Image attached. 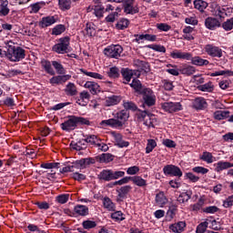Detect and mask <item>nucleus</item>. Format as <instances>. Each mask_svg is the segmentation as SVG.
<instances>
[{
    "label": "nucleus",
    "mask_w": 233,
    "mask_h": 233,
    "mask_svg": "<svg viewBox=\"0 0 233 233\" xmlns=\"http://www.w3.org/2000/svg\"><path fill=\"white\" fill-rule=\"evenodd\" d=\"M187 224L185 222L180 221L178 223L170 225L169 228L172 230V232L180 233L183 231V228H185Z\"/></svg>",
    "instance_id": "c756f323"
},
{
    "label": "nucleus",
    "mask_w": 233,
    "mask_h": 233,
    "mask_svg": "<svg viewBox=\"0 0 233 233\" xmlns=\"http://www.w3.org/2000/svg\"><path fill=\"white\" fill-rule=\"evenodd\" d=\"M179 72L182 73L184 76H192L196 73V67L192 66H180Z\"/></svg>",
    "instance_id": "cd10ccee"
},
{
    "label": "nucleus",
    "mask_w": 233,
    "mask_h": 233,
    "mask_svg": "<svg viewBox=\"0 0 233 233\" xmlns=\"http://www.w3.org/2000/svg\"><path fill=\"white\" fill-rule=\"evenodd\" d=\"M104 207L107 210L112 211V210H114V202H112V200L109 198H104Z\"/></svg>",
    "instance_id": "052dcab7"
},
{
    "label": "nucleus",
    "mask_w": 233,
    "mask_h": 233,
    "mask_svg": "<svg viewBox=\"0 0 233 233\" xmlns=\"http://www.w3.org/2000/svg\"><path fill=\"white\" fill-rule=\"evenodd\" d=\"M207 228H208V222H202L197 227V233H205Z\"/></svg>",
    "instance_id": "680f3d73"
},
{
    "label": "nucleus",
    "mask_w": 233,
    "mask_h": 233,
    "mask_svg": "<svg viewBox=\"0 0 233 233\" xmlns=\"http://www.w3.org/2000/svg\"><path fill=\"white\" fill-rule=\"evenodd\" d=\"M84 228H86V230H90V228H96V227H97V224L96 223V221H92V220H85L82 223Z\"/></svg>",
    "instance_id": "6e6d98bb"
},
{
    "label": "nucleus",
    "mask_w": 233,
    "mask_h": 233,
    "mask_svg": "<svg viewBox=\"0 0 233 233\" xmlns=\"http://www.w3.org/2000/svg\"><path fill=\"white\" fill-rule=\"evenodd\" d=\"M65 92L66 96H77V86H76V84L69 82L65 88Z\"/></svg>",
    "instance_id": "4be33fe9"
},
{
    "label": "nucleus",
    "mask_w": 233,
    "mask_h": 233,
    "mask_svg": "<svg viewBox=\"0 0 233 233\" xmlns=\"http://www.w3.org/2000/svg\"><path fill=\"white\" fill-rule=\"evenodd\" d=\"M128 25H130V22L127 18H122L117 24L116 25V27L118 30H125V28H128Z\"/></svg>",
    "instance_id": "37998d69"
},
{
    "label": "nucleus",
    "mask_w": 233,
    "mask_h": 233,
    "mask_svg": "<svg viewBox=\"0 0 233 233\" xmlns=\"http://www.w3.org/2000/svg\"><path fill=\"white\" fill-rule=\"evenodd\" d=\"M85 31L88 37H94L96 35V28L92 24H86Z\"/></svg>",
    "instance_id": "3c124183"
},
{
    "label": "nucleus",
    "mask_w": 233,
    "mask_h": 233,
    "mask_svg": "<svg viewBox=\"0 0 233 233\" xmlns=\"http://www.w3.org/2000/svg\"><path fill=\"white\" fill-rule=\"evenodd\" d=\"M215 15L220 19H225L227 17V9L222 6L217 5L215 7Z\"/></svg>",
    "instance_id": "c9c22d12"
},
{
    "label": "nucleus",
    "mask_w": 233,
    "mask_h": 233,
    "mask_svg": "<svg viewBox=\"0 0 233 233\" xmlns=\"http://www.w3.org/2000/svg\"><path fill=\"white\" fill-rule=\"evenodd\" d=\"M135 37H137L135 39V41L137 43H139V41H141L143 39H145L146 41H151V42L157 41V36L156 35H149V34L135 35Z\"/></svg>",
    "instance_id": "5701e85b"
},
{
    "label": "nucleus",
    "mask_w": 233,
    "mask_h": 233,
    "mask_svg": "<svg viewBox=\"0 0 233 233\" xmlns=\"http://www.w3.org/2000/svg\"><path fill=\"white\" fill-rule=\"evenodd\" d=\"M192 170L196 174H202V176H205V174H208V168L203 167H195L192 168Z\"/></svg>",
    "instance_id": "69168bd1"
},
{
    "label": "nucleus",
    "mask_w": 233,
    "mask_h": 233,
    "mask_svg": "<svg viewBox=\"0 0 233 233\" xmlns=\"http://www.w3.org/2000/svg\"><path fill=\"white\" fill-rule=\"evenodd\" d=\"M203 212H205V214H216V212H219V208L216 206H209L205 208Z\"/></svg>",
    "instance_id": "0e129e2a"
},
{
    "label": "nucleus",
    "mask_w": 233,
    "mask_h": 233,
    "mask_svg": "<svg viewBox=\"0 0 233 233\" xmlns=\"http://www.w3.org/2000/svg\"><path fill=\"white\" fill-rule=\"evenodd\" d=\"M170 57H172V59H185L186 61H190V59H192V54L175 50L170 53Z\"/></svg>",
    "instance_id": "ddd939ff"
},
{
    "label": "nucleus",
    "mask_w": 233,
    "mask_h": 233,
    "mask_svg": "<svg viewBox=\"0 0 233 233\" xmlns=\"http://www.w3.org/2000/svg\"><path fill=\"white\" fill-rule=\"evenodd\" d=\"M192 65H195L196 66H207V65H208V60L207 59H203L200 56H192L191 55V58L190 60Z\"/></svg>",
    "instance_id": "aec40b11"
},
{
    "label": "nucleus",
    "mask_w": 233,
    "mask_h": 233,
    "mask_svg": "<svg viewBox=\"0 0 233 233\" xmlns=\"http://www.w3.org/2000/svg\"><path fill=\"white\" fill-rule=\"evenodd\" d=\"M65 30H66V27L64 25H57L53 28L52 34L53 35H61Z\"/></svg>",
    "instance_id": "8fccbe9b"
},
{
    "label": "nucleus",
    "mask_w": 233,
    "mask_h": 233,
    "mask_svg": "<svg viewBox=\"0 0 233 233\" xmlns=\"http://www.w3.org/2000/svg\"><path fill=\"white\" fill-rule=\"evenodd\" d=\"M162 108L168 114H174V112L183 110V106L179 102H165L162 104Z\"/></svg>",
    "instance_id": "9d476101"
},
{
    "label": "nucleus",
    "mask_w": 233,
    "mask_h": 233,
    "mask_svg": "<svg viewBox=\"0 0 233 233\" xmlns=\"http://www.w3.org/2000/svg\"><path fill=\"white\" fill-rule=\"evenodd\" d=\"M41 65L46 74H49V76H56V71H54V68H52V63H50V61L42 60Z\"/></svg>",
    "instance_id": "393cba45"
},
{
    "label": "nucleus",
    "mask_w": 233,
    "mask_h": 233,
    "mask_svg": "<svg viewBox=\"0 0 233 233\" xmlns=\"http://www.w3.org/2000/svg\"><path fill=\"white\" fill-rule=\"evenodd\" d=\"M121 74H122L124 79H126V81L127 83H130V79H132V76H134V73L132 72V70H130L128 68H123L121 70Z\"/></svg>",
    "instance_id": "a19ab883"
},
{
    "label": "nucleus",
    "mask_w": 233,
    "mask_h": 233,
    "mask_svg": "<svg viewBox=\"0 0 233 233\" xmlns=\"http://www.w3.org/2000/svg\"><path fill=\"white\" fill-rule=\"evenodd\" d=\"M142 96L143 104L142 106H154L156 105V95L154 91L148 87L143 88L142 92H140Z\"/></svg>",
    "instance_id": "39448f33"
},
{
    "label": "nucleus",
    "mask_w": 233,
    "mask_h": 233,
    "mask_svg": "<svg viewBox=\"0 0 233 233\" xmlns=\"http://www.w3.org/2000/svg\"><path fill=\"white\" fill-rule=\"evenodd\" d=\"M10 14V8H8V0H0V15L6 16Z\"/></svg>",
    "instance_id": "a878e982"
},
{
    "label": "nucleus",
    "mask_w": 233,
    "mask_h": 233,
    "mask_svg": "<svg viewBox=\"0 0 233 233\" xmlns=\"http://www.w3.org/2000/svg\"><path fill=\"white\" fill-rule=\"evenodd\" d=\"M222 28L227 32L232 30L233 28V18L228 19L226 22L222 24Z\"/></svg>",
    "instance_id": "bf43d9fd"
},
{
    "label": "nucleus",
    "mask_w": 233,
    "mask_h": 233,
    "mask_svg": "<svg viewBox=\"0 0 233 233\" xmlns=\"http://www.w3.org/2000/svg\"><path fill=\"white\" fill-rule=\"evenodd\" d=\"M7 59L9 61H13L15 63H17V61H20L21 59H25V51L20 46H9L7 49Z\"/></svg>",
    "instance_id": "7ed1b4c3"
},
{
    "label": "nucleus",
    "mask_w": 233,
    "mask_h": 233,
    "mask_svg": "<svg viewBox=\"0 0 233 233\" xmlns=\"http://www.w3.org/2000/svg\"><path fill=\"white\" fill-rule=\"evenodd\" d=\"M204 50L210 57H223V50L212 44L206 45Z\"/></svg>",
    "instance_id": "1a4fd4ad"
},
{
    "label": "nucleus",
    "mask_w": 233,
    "mask_h": 233,
    "mask_svg": "<svg viewBox=\"0 0 233 233\" xmlns=\"http://www.w3.org/2000/svg\"><path fill=\"white\" fill-rule=\"evenodd\" d=\"M69 198H70V195L62 194L56 197V201L57 203H60V205H65V203L68 202Z\"/></svg>",
    "instance_id": "5fc2aeb1"
},
{
    "label": "nucleus",
    "mask_w": 233,
    "mask_h": 233,
    "mask_svg": "<svg viewBox=\"0 0 233 233\" xmlns=\"http://www.w3.org/2000/svg\"><path fill=\"white\" fill-rule=\"evenodd\" d=\"M84 86L85 88H88L93 96H96V94H99V92H101V87L96 82L87 81Z\"/></svg>",
    "instance_id": "a211bd4d"
},
{
    "label": "nucleus",
    "mask_w": 233,
    "mask_h": 233,
    "mask_svg": "<svg viewBox=\"0 0 233 233\" xmlns=\"http://www.w3.org/2000/svg\"><path fill=\"white\" fill-rule=\"evenodd\" d=\"M198 90H200L201 92H213L214 85H212V82H208L207 84L198 86Z\"/></svg>",
    "instance_id": "58836bf2"
},
{
    "label": "nucleus",
    "mask_w": 233,
    "mask_h": 233,
    "mask_svg": "<svg viewBox=\"0 0 233 233\" xmlns=\"http://www.w3.org/2000/svg\"><path fill=\"white\" fill-rule=\"evenodd\" d=\"M113 136L115 137L116 146L119 147V148H125L130 145L128 141L123 140V135L119 133H113Z\"/></svg>",
    "instance_id": "6ab92c4d"
},
{
    "label": "nucleus",
    "mask_w": 233,
    "mask_h": 233,
    "mask_svg": "<svg viewBox=\"0 0 233 233\" xmlns=\"http://www.w3.org/2000/svg\"><path fill=\"white\" fill-rule=\"evenodd\" d=\"M104 54L111 59H119L123 54V46L119 45H111L104 49Z\"/></svg>",
    "instance_id": "0eeeda50"
},
{
    "label": "nucleus",
    "mask_w": 233,
    "mask_h": 233,
    "mask_svg": "<svg viewBox=\"0 0 233 233\" xmlns=\"http://www.w3.org/2000/svg\"><path fill=\"white\" fill-rule=\"evenodd\" d=\"M131 181H133L134 185H137V187H147V180L139 176L131 177Z\"/></svg>",
    "instance_id": "4c0bfd02"
},
{
    "label": "nucleus",
    "mask_w": 233,
    "mask_h": 233,
    "mask_svg": "<svg viewBox=\"0 0 233 233\" xmlns=\"http://www.w3.org/2000/svg\"><path fill=\"white\" fill-rule=\"evenodd\" d=\"M167 202H168V199L167 198L163 191H160L159 193L157 194L156 203L160 205V207H163V205H167Z\"/></svg>",
    "instance_id": "2f4dec72"
},
{
    "label": "nucleus",
    "mask_w": 233,
    "mask_h": 233,
    "mask_svg": "<svg viewBox=\"0 0 233 233\" xmlns=\"http://www.w3.org/2000/svg\"><path fill=\"white\" fill-rule=\"evenodd\" d=\"M130 190H132L131 186H124L117 189L116 192L118 195L116 201L120 202L123 201V199H127V196H128Z\"/></svg>",
    "instance_id": "4468645a"
},
{
    "label": "nucleus",
    "mask_w": 233,
    "mask_h": 233,
    "mask_svg": "<svg viewBox=\"0 0 233 233\" xmlns=\"http://www.w3.org/2000/svg\"><path fill=\"white\" fill-rule=\"evenodd\" d=\"M124 177V171H114L110 169H103L97 176L100 181H114V179H119V177Z\"/></svg>",
    "instance_id": "20e7f679"
},
{
    "label": "nucleus",
    "mask_w": 233,
    "mask_h": 233,
    "mask_svg": "<svg viewBox=\"0 0 233 233\" xmlns=\"http://www.w3.org/2000/svg\"><path fill=\"white\" fill-rule=\"evenodd\" d=\"M99 163H110L114 161V156L110 153H104L97 157Z\"/></svg>",
    "instance_id": "72a5a7b5"
},
{
    "label": "nucleus",
    "mask_w": 233,
    "mask_h": 233,
    "mask_svg": "<svg viewBox=\"0 0 233 233\" xmlns=\"http://www.w3.org/2000/svg\"><path fill=\"white\" fill-rule=\"evenodd\" d=\"M128 117H130V113L127 110H121L116 113V119L110 118L107 120L102 121V125H106L107 127H113L114 128H120L125 125L126 121H128Z\"/></svg>",
    "instance_id": "f257e3e1"
},
{
    "label": "nucleus",
    "mask_w": 233,
    "mask_h": 233,
    "mask_svg": "<svg viewBox=\"0 0 233 233\" xmlns=\"http://www.w3.org/2000/svg\"><path fill=\"white\" fill-rule=\"evenodd\" d=\"M177 212V208L176 206H171L166 214V218L167 221H172V218L176 216Z\"/></svg>",
    "instance_id": "ea45409f"
},
{
    "label": "nucleus",
    "mask_w": 233,
    "mask_h": 233,
    "mask_svg": "<svg viewBox=\"0 0 233 233\" xmlns=\"http://www.w3.org/2000/svg\"><path fill=\"white\" fill-rule=\"evenodd\" d=\"M194 6L199 12H205L206 8L208 6V4L203 0H195Z\"/></svg>",
    "instance_id": "f704fd0d"
},
{
    "label": "nucleus",
    "mask_w": 233,
    "mask_h": 233,
    "mask_svg": "<svg viewBox=\"0 0 233 233\" xmlns=\"http://www.w3.org/2000/svg\"><path fill=\"white\" fill-rule=\"evenodd\" d=\"M200 159L202 161H206V163H214V157L212 156V153L210 152H203L202 156L200 157Z\"/></svg>",
    "instance_id": "79ce46f5"
},
{
    "label": "nucleus",
    "mask_w": 233,
    "mask_h": 233,
    "mask_svg": "<svg viewBox=\"0 0 233 233\" xmlns=\"http://www.w3.org/2000/svg\"><path fill=\"white\" fill-rule=\"evenodd\" d=\"M77 125H90V121L85 117L71 116L66 121L62 123L60 127L65 132H70L76 130Z\"/></svg>",
    "instance_id": "f03ea898"
},
{
    "label": "nucleus",
    "mask_w": 233,
    "mask_h": 233,
    "mask_svg": "<svg viewBox=\"0 0 233 233\" xmlns=\"http://www.w3.org/2000/svg\"><path fill=\"white\" fill-rule=\"evenodd\" d=\"M223 207L225 208H230V207H233V195L229 196L226 200H224Z\"/></svg>",
    "instance_id": "774afa93"
},
{
    "label": "nucleus",
    "mask_w": 233,
    "mask_h": 233,
    "mask_svg": "<svg viewBox=\"0 0 233 233\" xmlns=\"http://www.w3.org/2000/svg\"><path fill=\"white\" fill-rule=\"evenodd\" d=\"M58 41L59 43L52 47L53 52L56 54H68L70 52V37H62Z\"/></svg>",
    "instance_id": "423d86ee"
},
{
    "label": "nucleus",
    "mask_w": 233,
    "mask_h": 233,
    "mask_svg": "<svg viewBox=\"0 0 233 233\" xmlns=\"http://www.w3.org/2000/svg\"><path fill=\"white\" fill-rule=\"evenodd\" d=\"M232 167H233V163L219 161L217 164L215 170L216 172H221L222 170H227V168H232Z\"/></svg>",
    "instance_id": "7c9ffc66"
},
{
    "label": "nucleus",
    "mask_w": 233,
    "mask_h": 233,
    "mask_svg": "<svg viewBox=\"0 0 233 233\" xmlns=\"http://www.w3.org/2000/svg\"><path fill=\"white\" fill-rule=\"evenodd\" d=\"M74 212L77 216H88V207L83 205H77L74 208Z\"/></svg>",
    "instance_id": "bb28decb"
},
{
    "label": "nucleus",
    "mask_w": 233,
    "mask_h": 233,
    "mask_svg": "<svg viewBox=\"0 0 233 233\" xmlns=\"http://www.w3.org/2000/svg\"><path fill=\"white\" fill-rule=\"evenodd\" d=\"M56 24V17L54 16H44L39 22L38 25L40 28H48L52 25Z\"/></svg>",
    "instance_id": "2eb2a0df"
},
{
    "label": "nucleus",
    "mask_w": 233,
    "mask_h": 233,
    "mask_svg": "<svg viewBox=\"0 0 233 233\" xmlns=\"http://www.w3.org/2000/svg\"><path fill=\"white\" fill-rule=\"evenodd\" d=\"M88 101H90V93L87 91H83L79 94L76 103L77 105H80V106H86Z\"/></svg>",
    "instance_id": "f3484780"
},
{
    "label": "nucleus",
    "mask_w": 233,
    "mask_h": 233,
    "mask_svg": "<svg viewBox=\"0 0 233 233\" xmlns=\"http://www.w3.org/2000/svg\"><path fill=\"white\" fill-rule=\"evenodd\" d=\"M156 147H157V143L156 142V140L148 139L146 147V154H150V152H152V150H154Z\"/></svg>",
    "instance_id": "49530a36"
},
{
    "label": "nucleus",
    "mask_w": 233,
    "mask_h": 233,
    "mask_svg": "<svg viewBox=\"0 0 233 233\" xmlns=\"http://www.w3.org/2000/svg\"><path fill=\"white\" fill-rule=\"evenodd\" d=\"M205 26L208 30H216V28L221 27V22L218 18L208 16L205 20Z\"/></svg>",
    "instance_id": "f8f14e48"
},
{
    "label": "nucleus",
    "mask_w": 233,
    "mask_h": 233,
    "mask_svg": "<svg viewBox=\"0 0 233 233\" xmlns=\"http://www.w3.org/2000/svg\"><path fill=\"white\" fill-rule=\"evenodd\" d=\"M58 5L61 10H70L72 2L70 0H58Z\"/></svg>",
    "instance_id": "c03bdc74"
},
{
    "label": "nucleus",
    "mask_w": 233,
    "mask_h": 233,
    "mask_svg": "<svg viewBox=\"0 0 233 233\" xmlns=\"http://www.w3.org/2000/svg\"><path fill=\"white\" fill-rule=\"evenodd\" d=\"M123 106L125 108L124 110H127V112L128 110H131L132 112H136V110H137V106L131 101L124 102Z\"/></svg>",
    "instance_id": "09e8293b"
},
{
    "label": "nucleus",
    "mask_w": 233,
    "mask_h": 233,
    "mask_svg": "<svg viewBox=\"0 0 233 233\" xmlns=\"http://www.w3.org/2000/svg\"><path fill=\"white\" fill-rule=\"evenodd\" d=\"M122 6L125 14L134 15L139 12L136 0H122Z\"/></svg>",
    "instance_id": "6e6552de"
},
{
    "label": "nucleus",
    "mask_w": 233,
    "mask_h": 233,
    "mask_svg": "<svg viewBox=\"0 0 233 233\" xmlns=\"http://www.w3.org/2000/svg\"><path fill=\"white\" fill-rule=\"evenodd\" d=\"M94 11L96 17H103V15L105 14V7L102 5H95Z\"/></svg>",
    "instance_id": "603ef678"
},
{
    "label": "nucleus",
    "mask_w": 233,
    "mask_h": 233,
    "mask_svg": "<svg viewBox=\"0 0 233 233\" xmlns=\"http://www.w3.org/2000/svg\"><path fill=\"white\" fill-rule=\"evenodd\" d=\"M135 66H137L139 72H145L148 74L150 72V65L147 62L137 59L134 61Z\"/></svg>",
    "instance_id": "dca6fc26"
},
{
    "label": "nucleus",
    "mask_w": 233,
    "mask_h": 233,
    "mask_svg": "<svg viewBox=\"0 0 233 233\" xmlns=\"http://www.w3.org/2000/svg\"><path fill=\"white\" fill-rule=\"evenodd\" d=\"M190 198H192V192L190 190H187L186 192L181 193L177 201H178V203H187L188 201V199H190Z\"/></svg>",
    "instance_id": "473e14b6"
},
{
    "label": "nucleus",
    "mask_w": 233,
    "mask_h": 233,
    "mask_svg": "<svg viewBox=\"0 0 233 233\" xmlns=\"http://www.w3.org/2000/svg\"><path fill=\"white\" fill-rule=\"evenodd\" d=\"M157 118L156 116H154L153 114H148L146 118L144 119L143 123L146 127H147L148 128H154V125L157 123Z\"/></svg>",
    "instance_id": "412c9836"
},
{
    "label": "nucleus",
    "mask_w": 233,
    "mask_h": 233,
    "mask_svg": "<svg viewBox=\"0 0 233 233\" xmlns=\"http://www.w3.org/2000/svg\"><path fill=\"white\" fill-rule=\"evenodd\" d=\"M120 101H121V97H119L117 96H113L106 99V103H107L108 106L117 105V103H119Z\"/></svg>",
    "instance_id": "864d4df0"
},
{
    "label": "nucleus",
    "mask_w": 233,
    "mask_h": 233,
    "mask_svg": "<svg viewBox=\"0 0 233 233\" xmlns=\"http://www.w3.org/2000/svg\"><path fill=\"white\" fill-rule=\"evenodd\" d=\"M88 165H94V159L93 158H82L80 160L76 161V168L80 167L81 168H86Z\"/></svg>",
    "instance_id": "c85d7f7f"
},
{
    "label": "nucleus",
    "mask_w": 233,
    "mask_h": 233,
    "mask_svg": "<svg viewBox=\"0 0 233 233\" xmlns=\"http://www.w3.org/2000/svg\"><path fill=\"white\" fill-rule=\"evenodd\" d=\"M150 113L147 110L141 111L137 114V121L143 122Z\"/></svg>",
    "instance_id": "e2e57ef3"
},
{
    "label": "nucleus",
    "mask_w": 233,
    "mask_h": 233,
    "mask_svg": "<svg viewBox=\"0 0 233 233\" xmlns=\"http://www.w3.org/2000/svg\"><path fill=\"white\" fill-rule=\"evenodd\" d=\"M193 106L197 110H203V108H207V100L203 97H198L194 100Z\"/></svg>",
    "instance_id": "b1692460"
},
{
    "label": "nucleus",
    "mask_w": 233,
    "mask_h": 233,
    "mask_svg": "<svg viewBox=\"0 0 233 233\" xmlns=\"http://www.w3.org/2000/svg\"><path fill=\"white\" fill-rule=\"evenodd\" d=\"M163 172L166 176H175L176 177H181V176H183L181 168L174 165H167L164 167Z\"/></svg>",
    "instance_id": "9b49d317"
},
{
    "label": "nucleus",
    "mask_w": 233,
    "mask_h": 233,
    "mask_svg": "<svg viewBox=\"0 0 233 233\" xmlns=\"http://www.w3.org/2000/svg\"><path fill=\"white\" fill-rule=\"evenodd\" d=\"M131 88H134L136 92L141 94L143 92V85H141V81L138 79L134 78L132 83L130 84Z\"/></svg>",
    "instance_id": "e433bc0d"
},
{
    "label": "nucleus",
    "mask_w": 233,
    "mask_h": 233,
    "mask_svg": "<svg viewBox=\"0 0 233 233\" xmlns=\"http://www.w3.org/2000/svg\"><path fill=\"white\" fill-rule=\"evenodd\" d=\"M228 115V113H227L226 111H217L214 113V117L215 119L221 121V119H225V117H227Z\"/></svg>",
    "instance_id": "338daca9"
},
{
    "label": "nucleus",
    "mask_w": 233,
    "mask_h": 233,
    "mask_svg": "<svg viewBox=\"0 0 233 233\" xmlns=\"http://www.w3.org/2000/svg\"><path fill=\"white\" fill-rule=\"evenodd\" d=\"M108 77H111L112 79H116L119 77V68L113 66L109 68V71L107 72Z\"/></svg>",
    "instance_id": "de8ad7c7"
},
{
    "label": "nucleus",
    "mask_w": 233,
    "mask_h": 233,
    "mask_svg": "<svg viewBox=\"0 0 233 233\" xmlns=\"http://www.w3.org/2000/svg\"><path fill=\"white\" fill-rule=\"evenodd\" d=\"M80 72L85 74V76H88V77H93L94 79H103V75L99 73L88 72L85 69H80Z\"/></svg>",
    "instance_id": "a18cd8bd"
},
{
    "label": "nucleus",
    "mask_w": 233,
    "mask_h": 233,
    "mask_svg": "<svg viewBox=\"0 0 233 233\" xmlns=\"http://www.w3.org/2000/svg\"><path fill=\"white\" fill-rule=\"evenodd\" d=\"M52 66L56 70L57 74H65V67L57 61H53Z\"/></svg>",
    "instance_id": "13d9d810"
},
{
    "label": "nucleus",
    "mask_w": 233,
    "mask_h": 233,
    "mask_svg": "<svg viewBox=\"0 0 233 233\" xmlns=\"http://www.w3.org/2000/svg\"><path fill=\"white\" fill-rule=\"evenodd\" d=\"M111 218L115 221H123L125 219L123 212H121V211H116V212L112 213Z\"/></svg>",
    "instance_id": "4d7b16f0"
}]
</instances>
